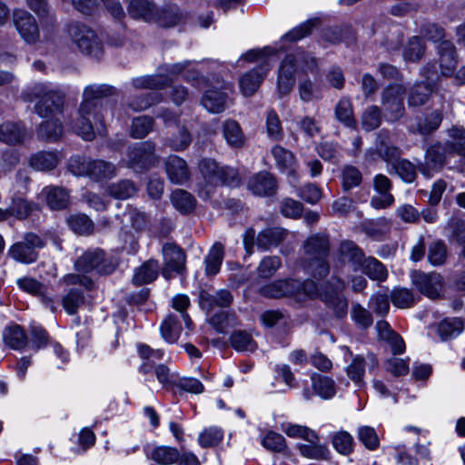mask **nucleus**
Instances as JSON below:
<instances>
[{
    "label": "nucleus",
    "mask_w": 465,
    "mask_h": 465,
    "mask_svg": "<svg viewBox=\"0 0 465 465\" xmlns=\"http://www.w3.org/2000/svg\"><path fill=\"white\" fill-rule=\"evenodd\" d=\"M192 142V136L188 130L183 126H176V131L169 140V145L175 151H183L188 147Z\"/></svg>",
    "instance_id": "obj_58"
},
{
    "label": "nucleus",
    "mask_w": 465,
    "mask_h": 465,
    "mask_svg": "<svg viewBox=\"0 0 465 465\" xmlns=\"http://www.w3.org/2000/svg\"><path fill=\"white\" fill-rule=\"evenodd\" d=\"M260 293L269 298L293 296L302 301L317 293V285L312 280L300 282L298 280H280L265 284L260 288Z\"/></svg>",
    "instance_id": "obj_4"
},
{
    "label": "nucleus",
    "mask_w": 465,
    "mask_h": 465,
    "mask_svg": "<svg viewBox=\"0 0 465 465\" xmlns=\"http://www.w3.org/2000/svg\"><path fill=\"white\" fill-rule=\"evenodd\" d=\"M116 173L114 163L103 160H92L89 177L95 181L111 179Z\"/></svg>",
    "instance_id": "obj_46"
},
{
    "label": "nucleus",
    "mask_w": 465,
    "mask_h": 465,
    "mask_svg": "<svg viewBox=\"0 0 465 465\" xmlns=\"http://www.w3.org/2000/svg\"><path fill=\"white\" fill-rule=\"evenodd\" d=\"M307 271L315 278L326 277L330 266L326 257L330 252L329 237L324 233L312 235L303 244Z\"/></svg>",
    "instance_id": "obj_2"
},
{
    "label": "nucleus",
    "mask_w": 465,
    "mask_h": 465,
    "mask_svg": "<svg viewBox=\"0 0 465 465\" xmlns=\"http://www.w3.org/2000/svg\"><path fill=\"white\" fill-rule=\"evenodd\" d=\"M390 173H396L406 183H412L416 178L415 166L405 159H400L390 169Z\"/></svg>",
    "instance_id": "obj_54"
},
{
    "label": "nucleus",
    "mask_w": 465,
    "mask_h": 465,
    "mask_svg": "<svg viewBox=\"0 0 465 465\" xmlns=\"http://www.w3.org/2000/svg\"><path fill=\"white\" fill-rule=\"evenodd\" d=\"M445 163V157L440 146H430L426 152L425 164L420 172L427 178L432 176L431 172L440 171Z\"/></svg>",
    "instance_id": "obj_30"
},
{
    "label": "nucleus",
    "mask_w": 465,
    "mask_h": 465,
    "mask_svg": "<svg viewBox=\"0 0 465 465\" xmlns=\"http://www.w3.org/2000/svg\"><path fill=\"white\" fill-rule=\"evenodd\" d=\"M137 350L139 356L143 360L139 370L144 374L148 373L153 369L155 360H161L163 357V351L162 350H154L146 344H138Z\"/></svg>",
    "instance_id": "obj_36"
},
{
    "label": "nucleus",
    "mask_w": 465,
    "mask_h": 465,
    "mask_svg": "<svg viewBox=\"0 0 465 465\" xmlns=\"http://www.w3.org/2000/svg\"><path fill=\"white\" fill-rule=\"evenodd\" d=\"M281 430L290 438L301 439L308 442L319 440L317 433L306 426L284 422L282 424Z\"/></svg>",
    "instance_id": "obj_35"
},
{
    "label": "nucleus",
    "mask_w": 465,
    "mask_h": 465,
    "mask_svg": "<svg viewBox=\"0 0 465 465\" xmlns=\"http://www.w3.org/2000/svg\"><path fill=\"white\" fill-rule=\"evenodd\" d=\"M14 24L21 36L27 43H35L39 39V29L35 19L27 11L18 9L14 12Z\"/></svg>",
    "instance_id": "obj_19"
},
{
    "label": "nucleus",
    "mask_w": 465,
    "mask_h": 465,
    "mask_svg": "<svg viewBox=\"0 0 465 465\" xmlns=\"http://www.w3.org/2000/svg\"><path fill=\"white\" fill-rule=\"evenodd\" d=\"M232 346L241 352H252L257 349V343L253 340L251 333L245 331H236L231 337Z\"/></svg>",
    "instance_id": "obj_43"
},
{
    "label": "nucleus",
    "mask_w": 465,
    "mask_h": 465,
    "mask_svg": "<svg viewBox=\"0 0 465 465\" xmlns=\"http://www.w3.org/2000/svg\"><path fill=\"white\" fill-rule=\"evenodd\" d=\"M64 129L58 119H51L42 123L38 128V136L45 139L56 141L63 134Z\"/></svg>",
    "instance_id": "obj_48"
},
{
    "label": "nucleus",
    "mask_w": 465,
    "mask_h": 465,
    "mask_svg": "<svg viewBox=\"0 0 465 465\" xmlns=\"http://www.w3.org/2000/svg\"><path fill=\"white\" fill-rule=\"evenodd\" d=\"M155 145L150 141L137 143L129 148L128 166L134 169H143L154 160Z\"/></svg>",
    "instance_id": "obj_17"
},
{
    "label": "nucleus",
    "mask_w": 465,
    "mask_h": 465,
    "mask_svg": "<svg viewBox=\"0 0 465 465\" xmlns=\"http://www.w3.org/2000/svg\"><path fill=\"white\" fill-rule=\"evenodd\" d=\"M378 360L373 353L369 352L365 356L357 355L347 367L346 372L348 377L360 387L364 384L365 368L371 371L378 367Z\"/></svg>",
    "instance_id": "obj_18"
},
{
    "label": "nucleus",
    "mask_w": 465,
    "mask_h": 465,
    "mask_svg": "<svg viewBox=\"0 0 465 465\" xmlns=\"http://www.w3.org/2000/svg\"><path fill=\"white\" fill-rule=\"evenodd\" d=\"M26 131L20 124L7 122L0 125V141L10 145L24 142Z\"/></svg>",
    "instance_id": "obj_29"
},
{
    "label": "nucleus",
    "mask_w": 465,
    "mask_h": 465,
    "mask_svg": "<svg viewBox=\"0 0 465 465\" xmlns=\"http://www.w3.org/2000/svg\"><path fill=\"white\" fill-rule=\"evenodd\" d=\"M358 438L367 449L371 450L377 449L380 443L377 432L370 426L360 427L358 430Z\"/></svg>",
    "instance_id": "obj_64"
},
{
    "label": "nucleus",
    "mask_w": 465,
    "mask_h": 465,
    "mask_svg": "<svg viewBox=\"0 0 465 465\" xmlns=\"http://www.w3.org/2000/svg\"><path fill=\"white\" fill-rule=\"evenodd\" d=\"M227 102L228 94L215 87L205 91L201 100L203 106L213 114H219L224 111Z\"/></svg>",
    "instance_id": "obj_24"
},
{
    "label": "nucleus",
    "mask_w": 465,
    "mask_h": 465,
    "mask_svg": "<svg viewBox=\"0 0 465 465\" xmlns=\"http://www.w3.org/2000/svg\"><path fill=\"white\" fill-rule=\"evenodd\" d=\"M126 8L129 16L135 20L152 22L159 15V9L151 0H126Z\"/></svg>",
    "instance_id": "obj_20"
},
{
    "label": "nucleus",
    "mask_w": 465,
    "mask_h": 465,
    "mask_svg": "<svg viewBox=\"0 0 465 465\" xmlns=\"http://www.w3.org/2000/svg\"><path fill=\"white\" fill-rule=\"evenodd\" d=\"M297 449L302 457L311 460H328L330 456L328 448L320 444L319 440L309 442V444L300 443L297 445Z\"/></svg>",
    "instance_id": "obj_41"
},
{
    "label": "nucleus",
    "mask_w": 465,
    "mask_h": 465,
    "mask_svg": "<svg viewBox=\"0 0 465 465\" xmlns=\"http://www.w3.org/2000/svg\"><path fill=\"white\" fill-rule=\"evenodd\" d=\"M375 149L381 159L387 163L390 169L401 159V151L400 148L389 143V133L381 130L376 137Z\"/></svg>",
    "instance_id": "obj_21"
},
{
    "label": "nucleus",
    "mask_w": 465,
    "mask_h": 465,
    "mask_svg": "<svg viewBox=\"0 0 465 465\" xmlns=\"http://www.w3.org/2000/svg\"><path fill=\"white\" fill-rule=\"evenodd\" d=\"M413 285L425 296L435 299L440 297L443 288V278L440 273H425L413 271L411 274Z\"/></svg>",
    "instance_id": "obj_14"
},
{
    "label": "nucleus",
    "mask_w": 465,
    "mask_h": 465,
    "mask_svg": "<svg viewBox=\"0 0 465 465\" xmlns=\"http://www.w3.org/2000/svg\"><path fill=\"white\" fill-rule=\"evenodd\" d=\"M189 65L190 62L188 61L167 64L164 68H162V73L157 75H147L134 78L132 81V85L134 89L163 88L171 81V77L183 73Z\"/></svg>",
    "instance_id": "obj_11"
},
{
    "label": "nucleus",
    "mask_w": 465,
    "mask_h": 465,
    "mask_svg": "<svg viewBox=\"0 0 465 465\" xmlns=\"http://www.w3.org/2000/svg\"><path fill=\"white\" fill-rule=\"evenodd\" d=\"M30 207L24 199H18L13 202L12 205L3 211L0 209V221L7 219L10 215H15L18 218H24L28 215Z\"/></svg>",
    "instance_id": "obj_61"
},
{
    "label": "nucleus",
    "mask_w": 465,
    "mask_h": 465,
    "mask_svg": "<svg viewBox=\"0 0 465 465\" xmlns=\"http://www.w3.org/2000/svg\"><path fill=\"white\" fill-rule=\"evenodd\" d=\"M114 89L107 84H91L84 88L83 92L82 102L92 103L93 104H99L101 98L112 95Z\"/></svg>",
    "instance_id": "obj_47"
},
{
    "label": "nucleus",
    "mask_w": 465,
    "mask_h": 465,
    "mask_svg": "<svg viewBox=\"0 0 465 465\" xmlns=\"http://www.w3.org/2000/svg\"><path fill=\"white\" fill-rule=\"evenodd\" d=\"M463 330V322L460 318L443 320L438 327V332L442 340L456 337Z\"/></svg>",
    "instance_id": "obj_51"
},
{
    "label": "nucleus",
    "mask_w": 465,
    "mask_h": 465,
    "mask_svg": "<svg viewBox=\"0 0 465 465\" xmlns=\"http://www.w3.org/2000/svg\"><path fill=\"white\" fill-rule=\"evenodd\" d=\"M91 163L92 159L76 155L70 158L68 169L74 175L89 177Z\"/></svg>",
    "instance_id": "obj_59"
},
{
    "label": "nucleus",
    "mask_w": 465,
    "mask_h": 465,
    "mask_svg": "<svg viewBox=\"0 0 465 465\" xmlns=\"http://www.w3.org/2000/svg\"><path fill=\"white\" fill-rule=\"evenodd\" d=\"M171 202L173 207L182 213L193 212L196 203L194 197L183 189H176L172 193Z\"/></svg>",
    "instance_id": "obj_39"
},
{
    "label": "nucleus",
    "mask_w": 465,
    "mask_h": 465,
    "mask_svg": "<svg viewBox=\"0 0 465 465\" xmlns=\"http://www.w3.org/2000/svg\"><path fill=\"white\" fill-rule=\"evenodd\" d=\"M118 265V261L113 255H106L103 250L94 249L83 253L75 262L76 271L91 272L96 271L100 274L113 273Z\"/></svg>",
    "instance_id": "obj_6"
},
{
    "label": "nucleus",
    "mask_w": 465,
    "mask_h": 465,
    "mask_svg": "<svg viewBox=\"0 0 465 465\" xmlns=\"http://www.w3.org/2000/svg\"><path fill=\"white\" fill-rule=\"evenodd\" d=\"M158 272V262L149 260L134 271L133 282L136 285L150 283L157 278Z\"/></svg>",
    "instance_id": "obj_32"
},
{
    "label": "nucleus",
    "mask_w": 465,
    "mask_h": 465,
    "mask_svg": "<svg viewBox=\"0 0 465 465\" xmlns=\"http://www.w3.org/2000/svg\"><path fill=\"white\" fill-rule=\"evenodd\" d=\"M381 122V111L376 105L368 107L362 114L361 124L363 129L366 131H371L378 128Z\"/></svg>",
    "instance_id": "obj_60"
},
{
    "label": "nucleus",
    "mask_w": 465,
    "mask_h": 465,
    "mask_svg": "<svg viewBox=\"0 0 465 465\" xmlns=\"http://www.w3.org/2000/svg\"><path fill=\"white\" fill-rule=\"evenodd\" d=\"M165 172L169 180L176 184L184 183L190 177L186 162L177 155H170L166 158Z\"/></svg>",
    "instance_id": "obj_22"
},
{
    "label": "nucleus",
    "mask_w": 465,
    "mask_h": 465,
    "mask_svg": "<svg viewBox=\"0 0 465 465\" xmlns=\"http://www.w3.org/2000/svg\"><path fill=\"white\" fill-rule=\"evenodd\" d=\"M153 124V118L149 116H139L134 118L131 125V135L136 139L145 137L152 131Z\"/></svg>",
    "instance_id": "obj_56"
},
{
    "label": "nucleus",
    "mask_w": 465,
    "mask_h": 465,
    "mask_svg": "<svg viewBox=\"0 0 465 465\" xmlns=\"http://www.w3.org/2000/svg\"><path fill=\"white\" fill-rule=\"evenodd\" d=\"M346 287V282L338 275H332L327 282L324 289L320 290L317 287V293L321 299L330 307L338 317H342L347 313L348 302L341 292Z\"/></svg>",
    "instance_id": "obj_7"
},
{
    "label": "nucleus",
    "mask_w": 465,
    "mask_h": 465,
    "mask_svg": "<svg viewBox=\"0 0 465 465\" xmlns=\"http://www.w3.org/2000/svg\"><path fill=\"white\" fill-rule=\"evenodd\" d=\"M59 163V156L54 152H40L30 159V165L37 171H50Z\"/></svg>",
    "instance_id": "obj_37"
},
{
    "label": "nucleus",
    "mask_w": 465,
    "mask_h": 465,
    "mask_svg": "<svg viewBox=\"0 0 465 465\" xmlns=\"http://www.w3.org/2000/svg\"><path fill=\"white\" fill-rule=\"evenodd\" d=\"M315 65V59L302 51H297L294 54L286 55L279 70V92L282 94H288L294 84V74L298 71H310L313 69Z\"/></svg>",
    "instance_id": "obj_3"
},
{
    "label": "nucleus",
    "mask_w": 465,
    "mask_h": 465,
    "mask_svg": "<svg viewBox=\"0 0 465 465\" xmlns=\"http://www.w3.org/2000/svg\"><path fill=\"white\" fill-rule=\"evenodd\" d=\"M248 188L254 194L270 195L276 191V181L271 173H260L250 179Z\"/></svg>",
    "instance_id": "obj_26"
},
{
    "label": "nucleus",
    "mask_w": 465,
    "mask_h": 465,
    "mask_svg": "<svg viewBox=\"0 0 465 465\" xmlns=\"http://www.w3.org/2000/svg\"><path fill=\"white\" fill-rule=\"evenodd\" d=\"M71 229L78 234H89L93 232L94 223L85 214L73 215L68 219Z\"/></svg>",
    "instance_id": "obj_57"
},
{
    "label": "nucleus",
    "mask_w": 465,
    "mask_h": 465,
    "mask_svg": "<svg viewBox=\"0 0 465 465\" xmlns=\"http://www.w3.org/2000/svg\"><path fill=\"white\" fill-rule=\"evenodd\" d=\"M4 342L12 349L19 350L26 344V335L18 325L6 327L3 331Z\"/></svg>",
    "instance_id": "obj_42"
},
{
    "label": "nucleus",
    "mask_w": 465,
    "mask_h": 465,
    "mask_svg": "<svg viewBox=\"0 0 465 465\" xmlns=\"http://www.w3.org/2000/svg\"><path fill=\"white\" fill-rule=\"evenodd\" d=\"M146 457L159 465H173L178 461L180 452L170 446H156L146 451Z\"/></svg>",
    "instance_id": "obj_28"
},
{
    "label": "nucleus",
    "mask_w": 465,
    "mask_h": 465,
    "mask_svg": "<svg viewBox=\"0 0 465 465\" xmlns=\"http://www.w3.org/2000/svg\"><path fill=\"white\" fill-rule=\"evenodd\" d=\"M394 306L405 309L414 304L413 293L406 288H399L392 291L391 295Z\"/></svg>",
    "instance_id": "obj_63"
},
{
    "label": "nucleus",
    "mask_w": 465,
    "mask_h": 465,
    "mask_svg": "<svg viewBox=\"0 0 465 465\" xmlns=\"http://www.w3.org/2000/svg\"><path fill=\"white\" fill-rule=\"evenodd\" d=\"M136 187L133 182L129 180H122L115 183H112L108 189V193L116 199H128L136 193Z\"/></svg>",
    "instance_id": "obj_49"
},
{
    "label": "nucleus",
    "mask_w": 465,
    "mask_h": 465,
    "mask_svg": "<svg viewBox=\"0 0 465 465\" xmlns=\"http://www.w3.org/2000/svg\"><path fill=\"white\" fill-rule=\"evenodd\" d=\"M364 256L362 250L355 242L341 241L334 253L332 275L341 277L360 271Z\"/></svg>",
    "instance_id": "obj_5"
},
{
    "label": "nucleus",
    "mask_w": 465,
    "mask_h": 465,
    "mask_svg": "<svg viewBox=\"0 0 465 465\" xmlns=\"http://www.w3.org/2000/svg\"><path fill=\"white\" fill-rule=\"evenodd\" d=\"M438 54L441 74L445 76L451 75L458 64L455 46L451 42L444 40L438 45Z\"/></svg>",
    "instance_id": "obj_23"
},
{
    "label": "nucleus",
    "mask_w": 465,
    "mask_h": 465,
    "mask_svg": "<svg viewBox=\"0 0 465 465\" xmlns=\"http://www.w3.org/2000/svg\"><path fill=\"white\" fill-rule=\"evenodd\" d=\"M162 337L170 343L175 342L181 332V326L173 315H169L162 323L161 328Z\"/></svg>",
    "instance_id": "obj_53"
},
{
    "label": "nucleus",
    "mask_w": 465,
    "mask_h": 465,
    "mask_svg": "<svg viewBox=\"0 0 465 465\" xmlns=\"http://www.w3.org/2000/svg\"><path fill=\"white\" fill-rule=\"evenodd\" d=\"M223 134L227 143L234 148L242 147L245 138L242 130L235 120H226L223 124Z\"/></svg>",
    "instance_id": "obj_34"
},
{
    "label": "nucleus",
    "mask_w": 465,
    "mask_h": 465,
    "mask_svg": "<svg viewBox=\"0 0 465 465\" xmlns=\"http://www.w3.org/2000/svg\"><path fill=\"white\" fill-rule=\"evenodd\" d=\"M378 337L385 341L391 348L394 354L402 353L405 350L403 340L391 328L385 321H379L376 323Z\"/></svg>",
    "instance_id": "obj_27"
},
{
    "label": "nucleus",
    "mask_w": 465,
    "mask_h": 465,
    "mask_svg": "<svg viewBox=\"0 0 465 465\" xmlns=\"http://www.w3.org/2000/svg\"><path fill=\"white\" fill-rule=\"evenodd\" d=\"M272 153L279 169L283 172H289L291 174L294 173L296 161L292 152L282 146L275 145L272 149Z\"/></svg>",
    "instance_id": "obj_38"
},
{
    "label": "nucleus",
    "mask_w": 465,
    "mask_h": 465,
    "mask_svg": "<svg viewBox=\"0 0 465 465\" xmlns=\"http://www.w3.org/2000/svg\"><path fill=\"white\" fill-rule=\"evenodd\" d=\"M336 118L349 127L355 126L352 105L348 98H341L335 106Z\"/></svg>",
    "instance_id": "obj_50"
},
{
    "label": "nucleus",
    "mask_w": 465,
    "mask_h": 465,
    "mask_svg": "<svg viewBox=\"0 0 465 465\" xmlns=\"http://www.w3.org/2000/svg\"><path fill=\"white\" fill-rule=\"evenodd\" d=\"M332 445L339 453L347 455L352 451L353 438L346 431H339L332 437Z\"/></svg>",
    "instance_id": "obj_62"
},
{
    "label": "nucleus",
    "mask_w": 465,
    "mask_h": 465,
    "mask_svg": "<svg viewBox=\"0 0 465 465\" xmlns=\"http://www.w3.org/2000/svg\"><path fill=\"white\" fill-rule=\"evenodd\" d=\"M362 181V174L358 168L346 165L341 171V185L344 191L359 186Z\"/></svg>",
    "instance_id": "obj_55"
},
{
    "label": "nucleus",
    "mask_w": 465,
    "mask_h": 465,
    "mask_svg": "<svg viewBox=\"0 0 465 465\" xmlns=\"http://www.w3.org/2000/svg\"><path fill=\"white\" fill-rule=\"evenodd\" d=\"M267 71V67L260 65L243 74L239 83L242 94L244 96L252 95L262 82Z\"/></svg>",
    "instance_id": "obj_25"
},
{
    "label": "nucleus",
    "mask_w": 465,
    "mask_h": 465,
    "mask_svg": "<svg viewBox=\"0 0 465 465\" xmlns=\"http://www.w3.org/2000/svg\"><path fill=\"white\" fill-rule=\"evenodd\" d=\"M311 379L312 390L319 397L328 400L335 395V382L331 378L318 373H312Z\"/></svg>",
    "instance_id": "obj_31"
},
{
    "label": "nucleus",
    "mask_w": 465,
    "mask_h": 465,
    "mask_svg": "<svg viewBox=\"0 0 465 465\" xmlns=\"http://www.w3.org/2000/svg\"><path fill=\"white\" fill-rule=\"evenodd\" d=\"M360 271L373 281L383 282L388 277L386 267L374 257H365L361 264Z\"/></svg>",
    "instance_id": "obj_33"
},
{
    "label": "nucleus",
    "mask_w": 465,
    "mask_h": 465,
    "mask_svg": "<svg viewBox=\"0 0 465 465\" xmlns=\"http://www.w3.org/2000/svg\"><path fill=\"white\" fill-rule=\"evenodd\" d=\"M47 204L52 209H64L69 203L68 193L59 187H46L44 189Z\"/></svg>",
    "instance_id": "obj_45"
},
{
    "label": "nucleus",
    "mask_w": 465,
    "mask_h": 465,
    "mask_svg": "<svg viewBox=\"0 0 465 465\" xmlns=\"http://www.w3.org/2000/svg\"><path fill=\"white\" fill-rule=\"evenodd\" d=\"M224 256L223 246L216 242L205 258V272L208 275H215L219 271Z\"/></svg>",
    "instance_id": "obj_44"
},
{
    "label": "nucleus",
    "mask_w": 465,
    "mask_h": 465,
    "mask_svg": "<svg viewBox=\"0 0 465 465\" xmlns=\"http://www.w3.org/2000/svg\"><path fill=\"white\" fill-rule=\"evenodd\" d=\"M68 34L81 52L96 59L102 57L104 54L102 43L90 27L74 23L69 26Z\"/></svg>",
    "instance_id": "obj_8"
},
{
    "label": "nucleus",
    "mask_w": 465,
    "mask_h": 465,
    "mask_svg": "<svg viewBox=\"0 0 465 465\" xmlns=\"http://www.w3.org/2000/svg\"><path fill=\"white\" fill-rule=\"evenodd\" d=\"M164 267L163 275L165 279L172 277V272L182 273L185 269L186 256L183 251L177 245L166 243L163 247Z\"/></svg>",
    "instance_id": "obj_16"
},
{
    "label": "nucleus",
    "mask_w": 465,
    "mask_h": 465,
    "mask_svg": "<svg viewBox=\"0 0 465 465\" xmlns=\"http://www.w3.org/2000/svg\"><path fill=\"white\" fill-rule=\"evenodd\" d=\"M44 243L39 236L27 233L25 241L16 242L8 251L9 255L15 261L23 263L34 262L37 258L35 248H41Z\"/></svg>",
    "instance_id": "obj_15"
},
{
    "label": "nucleus",
    "mask_w": 465,
    "mask_h": 465,
    "mask_svg": "<svg viewBox=\"0 0 465 465\" xmlns=\"http://www.w3.org/2000/svg\"><path fill=\"white\" fill-rule=\"evenodd\" d=\"M405 89L400 84L391 85L383 91L382 106L388 121L395 122L404 114Z\"/></svg>",
    "instance_id": "obj_13"
},
{
    "label": "nucleus",
    "mask_w": 465,
    "mask_h": 465,
    "mask_svg": "<svg viewBox=\"0 0 465 465\" xmlns=\"http://www.w3.org/2000/svg\"><path fill=\"white\" fill-rule=\"evenodd\" d=\"M288 232L282 228H266L256 236L252 228H248L243 236V244L246 252L250 255L253 246L256 244L259 249L269 250L278 246L285 241Z\"/></svg>",
    "instance_id": "obj_9"
},
{
    "label": "nucleus",
    "mask_w": 465,
    "mask_h": 465,
    "mask_svg": "<svg viewBox=\"0 0 465 465\" xmlns=\"http://www.w3.org/2000/svg\"><path fill=\"white\" fill-rule=\"evenodd\" d=\"M425 44L420 37L414 36L411 38L403 51V57L409 62L419 61L425 53Z\"/></svg>",
    "instance_id": "obj_52"
},
{
    "label": "nucleus",
    "mask_w": 465,
    "mask_h": 465,
    "mask_svg": "<svg viewBox=\"0 0 465 465\" xmlns=\"http://www.w3.org/2000/svg\"><path fill=\"white\" fill-rule=\"evenodd\" d=\"M199 169L207 183L211 185L227 184L234 186L238 183L235 171L229 167H220L214 160L203 159Z\"/></svg>",
    "instance_id": "obj_12"
},
{
    "label": "nucleus",
    "mask_w": 465,
    "mask_h": 465,
    "mask_svg": "<svg viewBox=\"0 0 465 465\" xmlns=\"http://www.w3.org/2000/svg\"><path fill=\"white\" fill-rule=\"evenodd\" d=\"M32 95L37 99L35 105V113L41 117H48L62 112L64 94L45 84L35 85Z\"/></svg>",
    "instance_id": "obj_10"
},
{
    "label": "nucleus",
    "mask_w": 465,
    "mask_h": 465,
    "mask_svg": "<svg viewBox=\"0 0 465 465\" xmlns=\"http://www.w3.org/2000/svg\"><path fill=\"white\" fill-rule=\"evenodd\" d=\"M432 90L433 85L429 82H421L414 84L409 92V106H420L426 104Z\"/></svg>",
    "instance_id": "obj_40"
},
{
    "label": "nucleus",
    "mask_w": 465,
    "mask_h": 465,
    "mask_svg": "<svg viewBox=\"0 0 465 465\" xmlns=\"http://www.w3.org/2000/svg\"><path fill=\"white\" fill-rule=\"evenodd\" d=\"M71 125L73 131L85 141H92L96 134H104V123L100 105L81 102Z\"/></svg>",
    "instance_id": "obj_1"
}]
</instances>
